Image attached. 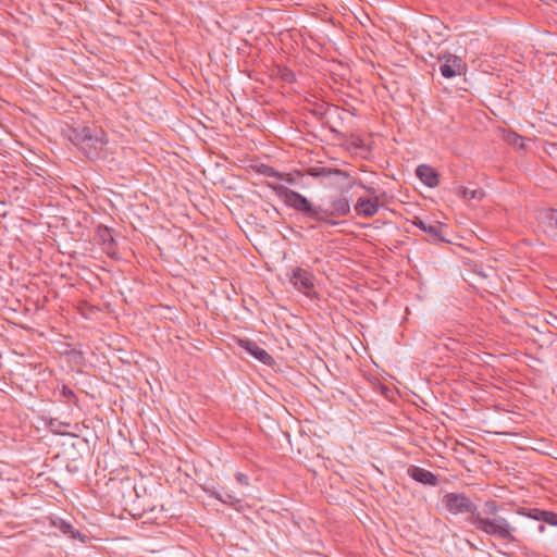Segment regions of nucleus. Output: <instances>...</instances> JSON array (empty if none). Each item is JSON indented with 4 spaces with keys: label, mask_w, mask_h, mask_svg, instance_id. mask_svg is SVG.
Returning <instances> with one entry per match:
<instances>
[{
    "label": "nucleus",
    "mask_w": 557,
    "mask_h": 557,
    "mask_svg": "<svg viewBox=\"0 0 557 557\" xmlns=\"http://www.w3.org/2000/svg\"><path fill=\"white\" fill-rule=\"evenodd\" d=\"M459 193L466 199L480 200L484 196V193L482 191V189H469V188L462 187V186L459 188Z\"/></svg>",
    "instance_id": "21"
},
{
    "label": "nucleus",
    "mask_w": 557,
    "mask_h": 557,
    "mask_svg": "<svg viewBox=\"0 0 557 557\" xmlns=\"http://www.w3.org/2000/svg\"><path fill=\"white\" fill-rule=\"evenodd\" d=\"M408 475L414 481L429 486L438 485V475L418 466H410L407 470Z\"/></svg>",
    "instance_id": "10"
},
{
    "label": "nucleus",
    "mask_w": 557,
    "mask_h": 557,
    "mask_svg": "<svg viewBox=\"0 0 557 557\" xmlns=\"http://www.w3.org/2000/svg\"><path fill=\"white\" fill-rule=\"evenodd\" d=\"M313 113L322 119L324 116V112H320L318 110H314Z\"/></svg>",
    "instance_id": "29"
},
{
    "label": "nucleus",
    "mask_w": 557,
    "mask_h": 557,
    "mask_svg": "<svg viewBox=\"0 0 557 557\" xmlns=\"http://www.w3.org/2000/svg\"><path fill=\"white\" fill-rule=\"evenodd\" d=\"M60 188L55 178L37 172V208L47 207L49 209H57L59 206Z\"/></svg>",
    "instance_id": "5"
},
{
    "label": "nucleus",
    "mask_w": 557,
    "mask_h": 557,
    "mask_svg": "<svg viewBox=\"0 0 557 557\" xmlns=\"http://www.w3.org/2000/svg\"><path fill=\"white\" fill-rule=\"evenodd\" d=\"M308 174L312 177H330L332 175H336L342 176L344 178H350L349 173L346 171L325 166L310 168L308 170Z\"/></svg>",
    "instance_id": "16"
},
{
    "label": "nucleus",
    "mask_w": 557,
    "mask_h": 557,
    "mask_svg": "<svg viewBox=\"0 0 557 557\" xmlns=\"http://www.w3.org/2000/svg\"><path fill=\"white\" fill-rule=\"evenodd\" d=\"M380 207V196L360 197L355 205V210L358 215L369 219L379 212Z\"/></svg>",
    "instance_id": "9"
},
{
    "label": "nucleus",
    "mask_w": 557,
    "mask_h": 557,
    "mask_svg": "<svg viewBox=\"0 0 557 557\" xmlns=\"http://www.w3.org/2000/svg\"><path fill=\"white\" fill-rule=\"evenodd\" d=\"M442 504L451 515H468L466 521L476 530L510 543L517 542L513 535L516 529L506 518L497 515L499 505L496 500H486L480 511L476 504L465 493L451 492L442 497Z\"/></svg>",
    "instance_id": "1"
},
{
    "label": "nucleus",
    "mask_w": 557,
    "mask_h": 557,
    "mask_svg": "<svg viewBox=\"0 0 557 557\" xmlns=\"http://www.w3.org/2000/svg\"><path fill=\"white\" fill-rule=\"evenodd\" d=\"M289 281L297 290L306 295L314 288V275L309 269L294 268Z\"/></svg>",
    "instance_id": "7"
},
{
    "label": "nucleus",
    "mask_w": 557,
    "mask_h": 557,
    "mask_svg": "<svg viewBox=\"0 0 557 557\" xmlns=\"http://www.w3.org/2000/svg\"><path fill=\"white\" fill-rule=\"evenodd\" d=\"M45 483H47L48 490L50 491H55L59 487L58 483L53 480V478L48 474V471H38L37 494H45V492L40 490V487L45 486Z\"/></svg>",
    "instance_id": "17"
},
{
    "label": "nucleus",
    "mask_w": 557,
    "mask_h": 557,
    "mask_svg": "<svg viewBox=\"0 0 557 557\" xmlns=\"http://www.w3.org/2000/svg\"><path fill=\"white\" fill-rule=\"evenodd\" d=\"M238 345L263 364L270 367L275 364L273 357L265 349L260 347L255 341L248 338L239 339Z\"/></svg>",
    "instance_id": "8"
},
{
    "label": "nucleus",
    "mask_w": 557,
    "mask_h": 557,
    "mask_svg": "<svg viewBox=\"0 0 557 557\" xmlns=\"http://www.w3.org/2000/svg\"><path fill=\"white\" fill-rule=\"evenodd\" d=\"M447 232L448 226L446 224H443L441 222H433L430 223L426 227V234L428 238L426 240L431 244H438V243H447L450 244L451 240L447 238Z\"/></svg>",
    "instance_id": "12"
},
{
    "label": "nucleus",
    "mask_w": 557,
    "mask_h": 557,
    "mask_svg": "<svg viewBox=\"0 0 557 557\" xmlns=\"http://www.w3.org/2000/svg\"><path fill=\"white\" fill-rule=\"evenodd\" d=\"M98 243L102 246L103 251L110 256L114 257L116 255V243L112 235V230L100 225L97 230Z\"/></svg>",
    "instance_id": "13"
},
{
    "label": "nucleus",
    "mask_w": 557,
    "mask_h": 557,
    "mask_svg": "<svg viewBox=\"0 0 557 557\" xmlns=\"http://www.w3.org/2000/svg\"><path fill=\"white\" fill-rule=\"evenodd\" d=\"M543 219L548 223L550 227L557 228V209L548 208L544 210Z\"/></svg>",
    "instance_id": "23"
},
{
    "label": "nucleus",
    "mask_w": 557,
    "mask_h": 557,
    "mask_svg": "<svg viewBox=\"0 0 557 557\" xmlns=\"http://www.w3.org/2000/svg\"><path fill=\"white\" fill-rule=\"evenodd\" d=\"M37 510L41 511L40 516L37 517V531L42 535L57 536L60 532L72 540H78L82 543L87 542L88 536L76 530L70 522L54 513L45 512L41 507L37 506Z\"/></svg>",
    "instance_id": "4"
},
{
    "label": "nucleus",
    "mask_w": 557,
    "mask_h": 557,
    "mask_svg": "<svg viewBox=\"0 0 557 557\" xmlns=\"http://www.w3.org/2000/svg\"><path fill=\"white\" fill-rule=\"evenodd\" d=\"M203 490L211 497L220 500L223 504L234 505L235 503L239 502L235 496L231 495L230 493H226V492L225 493H221V492L216 491L214 487H212V488L205 487Z\"/></svg>",
    "instance_id": "18"
},
{
    "label": "nucleus",
    "mask_w": 557,
    "mask_h": 557,
    "mask_svg": "<svg viewBox=\"0 0 557 557\" xmlns=\"http://www.w3.org/2000/svg\"><path fill=\"white\" fill-rule=\"evenodd\" d=\"M354 145H355V147L360 148V147H362V140L359 139L358 143H355Z\"/></svg>",
    "instance_id": "32"
},
{
    "label": "nucleus",
    "mask_w": 557,
    "mask_h": 557,
    "mask_svg": "<svg viewBox=\"0 0 557 557\" xmlns=\"http://www.w3.org/2000/svg\"><path fill=\"white\" fill-rule=\"evenodd\" d=\"M36 308H37V311H38L39 310V301L38 300H37Z\"/></svg>",
    "instance_id": "35"
},
{
    "label": "nucleus",
    "mask_w": 557,
    "mask_h": 557,
    "mask_svg": "<svg viewBox=\"0 0 557 557\" xmlns=\"http://www.w3.org/2000/svg\"><path fill=\"white\" fill-rule=\"evenodd\" d=\"M269 187L284 200L287 207L294 209L304 218L319 223L335 226L341 223L335 220L336 218L347 216L350 213L349 199L344 195L332 198L330 207L323 208L313 205L307 197L284 185L269 184Z\"/></svg>",
    "instance_id": "2"
},
{
    "label": "nucleus",
    "mask_w": 557,
    "mask_h": 557,
    "mask_svg": "<svg viewBox=\"0 0 557 557\" xmlns=\"http://www.w3.org/2000/svg\"><path fill=\"white\" fill-rule=\"evenodd\" d=\"M62 395L66 398L67 403H72L74 405H77L78 397L73 392V389H71L67 386L63 385V387H62Z\"/></svg>",
    "instance_id": "24"
},
{
    "label": "nucleus",
    "mask_w": 557,
    "mask_h": 557,
    "mask_svg": "<svg viewBox=\"0 0 557 557\" xmlns=\"http://www.w3.org/2000/svg\"><path fill=\"white\" fill-rule=\"evenodd\" d=\"M412 224L414 226H417L418 228H420L421 231H423V232H426V227H428V225H430V223H426L425 221H423L419 216L414 218V220L412 221Z\"/></svg>",
    "instance_id": "26"
},
{
    "label": "nucleus",
    "mask_w": 557,
    "mask_h": 557,
    "mask_svg": "<svg viewBox=\"0 0 557 557\" xmlns=\"http://www.w3.org/2000/svg\"><path fill=\"white\" fill-rule=\"evenodd\" d=\"M352 185H358L359 187L363 188L369 195L370 197H373V196H379L376 194V190L374 187L372 186H368L366 184H363L362 182H357L355 178L350 181L349 183V186L351 187Z\"/></svg>",
    "instance_id": "25"
},
{
    "label": "nucleus",
    "mask_w": 557,
    "mask_h": 557,
    "mask_svg": "<svg viewBox=\"0 0 557 557\" xmlns=\"http://www.w3.org/2000/svg\"><path fill=\"white\" fill-rule=\"evenodd\" d=\"M518 512L533 520L543 521L547 524L557 527V513L554 511L543 510L540 508H521Z\"/></svg>",
    "instance_id": "11"
},
{
    "label": "nucleus",
    "mask_w": 557,
    "mask_h": 557,
    "mask_svg": "<svg viewBox=\"0 0 557 557\" xmlns=\"http://www.w3.org/2000/svg\"><path fill=\"white\" fill-rule=\"evenodd\" d=\"M286 181H287V183H289V184H293V183H294V178H292V177H288Z\"/></svg>",
    "instance_id": "34"
},
{
    "label": "nucleus",
    "mask_w": 557,
    "mask_h": 557,
    "mask_svg": "<svg viewBox=\"0 0 557 557\" xmlns=\"http://www.w3.org/2000/svg\"><path fill=\"white\" fill-rule=\"evenodd\" d=\"M440 72L445 78H454L467 73V64L462 58L450 52L440 53L437 57Z\"/></svg>",
    "instance_id": "6"
},
{
    "label": "nucleus",
    "mask_w": 557,
    "mask_h": 557,
    "mask_svg": "<svg viewBox=\"0 0 557 557\" xmlns=\"http://www.w3.org/2000/svg\"><path fill=\"white\" fill-rule=\"evenodd\" d=\"M539 531L540 532H544L545 531V525L544 524H540L539 525Z\"/></svg>",
    "instance_id": "33"
},
{
    "label": "nucleus",
    "mask_w": 557,
    "mask_h": 557,
    "mask_svg": "<svg viewBox=\"0 0 557 557\" xmlns=\"http://www.w3.org/2000/svg\"><path fill=\"white\" fill-rule=\"evenodd\" d=\"M64 134L89 160H106L108 158V139L102 128L96 126L69 127Z\"/></svg>",
    "instance_id": "3"
},
{
    "label": "nucleus",
    "mask_w": 557,
    "mask_h": 557,
    "mask_svg": "<svg viewBox=\"0 0 557 557\" xmlns=\"http://www.w3.org/2000/svg\"><path fill=\"white\" fill-rule=\"evenodd\" d=\"M41 467H42L41 471H48V473L51 471V469H49V465H47L46 462H44Z\"/></svg>",
    "instance_id": "30"
},
{
    "label": "nucleus",
    "mask_w": 557,
    "mask_h": 557,
    "mask_svg": "<svg viewBox=\"0 0 557 557\" xmlns=\"http://www.w3.org/2000/svg\"><path fill=\"white\" fill-rule=\"evenodd\" d=\"M258 173L264 175V176H268V177H275L277 180H283L284 178V174L276 171L274 168L270 166V165H267V164H261L259 168H258Z\"/></svg>",
    "instance_id": "20"
},
{
    "label": "nucleus",
    "mask_w": 557,
    "mask_h": 557,
    "mask_svg": "<svg viewBox=\"0 0 557 557\" xmlns=\"http://www.w3.org/2000/svg\"><path fill=\"white\" fill-rule=\"evenodd\" d=\"M235 478H236L237 482L240 483L242 485H248L249 484V478L246 474L242 473V472H237L235 474Z\"/></svg>",
    "instance_id": "27"
},
{
    "label": "nucleus",
    "mask_w": 557,
    "mask_h": 557,
    "mask_svg": "<svg viewBox=\"0 0 557 557\" xmlns=\"http://www.w3.org/2000/svg\"><path fill=\"white\" fill-rule=\"evenodd\" d=\"M21 391L27 393L29 396L33 395V391L29 388L28 384L25 387L21 385Z\"/></svg>",
    "instance_id": "28"
},
{
    "label": "nucleus",
    "mask_w": 557,
    "mask_h": 557,
    "mask_svg": "<svg viewBox=\"0 0 557 557\" xmlns=\"http://www.w3.org/2000/svg\"><path fill=\"white\" fill-rule=\"evenodd\" d=\"M39 226H40V227H41V226H48V227H49V226H50V223H49V222H47V223L37 222V227H39Z\"/></svg>",
    "instance_id": "31"
},
{
    "label": "nucleus",
    "mask_w": 557,
    "mask_h": 557,
    "mask_svg": "<svg viewBox=\"0 0 557 557\" xmlns=\"http://www.w3.org/2000/svg\"><path fill=\"white\" fill-rule=\"evenodd\" d=\"M416 175L428 187H436L440 184V174L432 166L421 164L416 169Z\"/></svg>",
    "instance_id": "15"
},
{
    "label": "nucleus",
    "mask_w": 557,
    "mask_h": 557,
    "mask_svg": "<svg viewBox=\"0 0 557 557\" xmlns=\"http://www.w3.org/2000/svg\"><path fill=\"white\" fill-rule=\"evenodd\" d=\"M49 376L54 377L52 371L48 367H44L41 362H37V380H39V383H46Z\"/></svg>",
    "instance_id": "22"
},
{
    "label": "nucleus",
    "mask_w": 557,
    "mask_h": 557,
    "mask_svg": "<svg viewBox=\"0 0 557 557\" xmlns=\"http://www.w3.org/2000/svg\"><path fill=\"white\" fill-rule=\"evenodd\" d=\"M277 76L285 83L294 84L296 83V74L293 70L287 66H278L277 67Z\"/></svg>",
    "instance_id": "19"
},
{
    "label": "nucleus",
    "mask_w": 557,
    "mask_h": 557,
    "mask_svg": "<svg viewBox=\"0 0 557 557\" xmlns=\"http://www.w3.org/2000/svg\"><path fill=\"white\" fill-rule=\"evenodd\" d=\"M48 379L46 383H39V380H37V398H40L41 401H52L59 388V382L55 377L49 376Z\"/></svg>",
    "instance_id": "14"
}]
</instances>
